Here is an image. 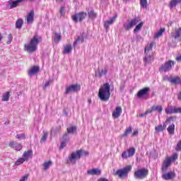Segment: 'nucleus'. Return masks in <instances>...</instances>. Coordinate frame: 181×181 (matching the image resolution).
<instances>
[{"mask_svg":"<svg viewBox=\"0 0 181 181\" xmlns=\"http://www.w3.org/2000/svg\"><path fill=\"white\" fill-rule=\"evenodd\" d=\"M124 85H120L121 91H122V90H124Z\"/></svg>","mask_w":181,"mask_h":181,"instance_id":"nucleus-62","label":"nucleus"},{"mask_svg":"<svg viewBox=\"0 0 181 181\" xmlns=\"http://www.w3.org/2000/svg\"><path fill=\"white\" fill-rule=\"evenodd\" d=\"M26 1L28 0H16V1L9 0L8 8H9V9H13V8H16L19 6V5L22 4V2H25Z\"/></svg>","mask_w":181,"mask_h":181,"instance_id":"nucleus-10","label":"nucleus"},{"mask_svg":"<svg viewBox=\"0 0 181 181\" xmlns=\"http://www.w3.org/2000/svg\"><path fill=\"white\" fill-rule=\"evenodd\" d=\"M146 113L145 112V113H144V114H140L139 115V117H140L141 118H142V117H146Z\"/></svg>","mask_w":181,"mask_h":181,"instance_id":"nucleus-58","label":"nucleus"},{"mask_svg":"<svg viewBox=\"0 0 181 181\" xmlns=\"http://www.w3.org/2000/svg\"><path fill=\"white\" fill-rule=\"evenodd\" d=\"M110 88L111 86L108 83L103 84V86L100 87L98 95L102 101H108V100H110L111 95L110 93Z\"/></svg>","mask_w":181,"mask_h":181,"instance_id":"nucleus-3","label":"nucleus"},{"mask_svg":"<svg viewBox=\"0 0 181 181\" xmlns=\"http://www.w3.org/2000/svg\"><path fill=\"white\" fill-rule=\"evenodd\" d=\"M153 47V44L151 43L147 45V46L145 47L144 52L146 54H148V52H149V50H151Z\"/></svg>","mask_w":181,"mask_h":181,"instance_id":"nucleus-42","label":"nucleus"},{"mask_svg":"<svg viewBox=\"0 0 181 181\" xmlns=\"http://www.w3.org/2000/svg\"><path fill=\"white\" fill-rule=\"evenodd\" d=\"M163 32H165V28H160L159 31H158V33L154 35V39H156L162 36V35L163 34Z\"/></svg>","mask_w":181,"mask_h":181,"instance_id":"nucleus-35","label":"nucleus"},{"mask_svg":"<svg viewBox=\"0 0 181 181\" xmlns=\"http://www.w3.org/2000/svg\"><path fill=\"white\" fill-rule=\"evenodd\" d=\"M152 112H153V106L151 107V109H148V110L146 111V115H148V114H152Z\"/></svg>","mask_w":181,"mask_h":181,"instance_id":"nucleus-54","label":"nucleus"},{"mask_svg":"<svg viewBox=\"0 0 181 181\" xmlns=\"http://www.w3.org/2000/svg\"><path fill=\"white\" fill-rule=\"evenodd\" d=\"M140 4L141 8L146 9L148 7V1L147 0H140Z\"/></svg>","mask_w":181,"mask_h":181,"instance_id":"nucleus-38","label":"nucleus"},{"mask_svg":"<svg viewBox=\"0 0 181 181\" xmlns=\"http://www.w3.org/2000/svg\"><path fill=\"white\" fill-rule=\"evenodd\" d=\"M171 163H172L170 162V160H168V159L164 160L161 168V170L163 173H166V172H168V168L170 166Z\"/></svg>","mask_w":181,"mask_h":181,"instance_id":"nucleus-15","label":"nucleus"},{"mask_svg":"<svg viewBox=\"0 0 181 181\" xmlns=\"http://www.w3.org/2000/svg\"><path fill=\"white\" fill-rule=\"evenodd\" d=\"M88 151H86L83 149L78 150L76 152H73L71 155L69 156V158L67 160V163L71 165H76V163L78 159L81 158V156H88Z\"/></svg>","mask_w":181,"mask_h":181,"instance_id":"nucleus-2","label":"nucleus"},{"mask_svg":"<svg viewBox=\"0 0 181 181\" xmlns=\"http://www.w3.org/2000/svg\"><path fill=\"white\" fill-rule=\"evenodd\" d=\"M78 42H81V43H83L84 42V37L83 36L78 37L74 42V47H76Z\"/></svg>","mask_w":181,"mask_h":181,"instance_id":"nucleus-36","label":"nucleus"},{"mask_svg":"<svg viewBox=\"0 0 181 181\" xmlns=\"http://www.w3.org/2000/svg\"><path fill=\"white\" fill-rule=\"evenodd\" d=\"M85 18H87V13L84 11L77 13L71 16L72 21H74V22L76 23H77L78 21L79 22H83Z\"/></svg>","mask_w":181,"mask_h":181,"instance_id":"nucleus-8","label":"nucleus"},{"mask_svg":"<svg viewBox=\"0 0 181 181\" xmlns=\"http://www.w3.org/2000/svg\"><path fill=\"white\" fill-rule=\"evenodd\" d=\"M66 131L68 134H76V132H77V127H76V126H73V127H68L66 129Z\"/></svg>","mask_w":181,"mask_h":181,"instance_id":"nucleus-29","label":"nucleus"},{"mask_svg":"<svg viewBox=\"0 0 181 181\" xmlns=\"http://www.w3.org/2000/svg\"><path fill=\"white\" fill-rule=\"evenodd\" d=\"M72 49L73 48L71 47V45H66L64 47V54H69V53H71Z\"/></svg>","mask_w":181,"mask_h":181,"instance_id":"nucleus-31","label":"nucleus"},{"mask_svg":"<svg viewBox=\"0 0 181 181\" xmlns=\"http://www.w3.org/2000/svg\"><path fill=\"white\" fill-rule=\"evenodd\" d=\"M172 66H175V62L169 60L161 65V66L159 68V71L160 73H166V71H170V70H172Z\"/></svg>","mask_w":181,"mask_h":181,"instance_id":"nucleus-6","label":"nucleus"},{"mask_svg":"<svg viewBox=\"0 0 181 181\" xmlns=\"http://www.w3.org/2000/svg\"><path fill=\"white\" fill-rule=\"evenodd\" d=\"M178 100L181 101V92L178 95Z\"/></svg>","mask_w":181,"mask_h":181,"instance_id":"nucleus-63","label":"nucleus"},{"mask_svg":"<svg viewBox=\"0 0 181 181\" xmlns=\"http://www.w3.org/2000/svg\"><path fill=\"white\" fill-rule=\"evenodd\" d=\"M88 175H90L92 176L101 175V170L98 168H93L92 170H89L87 171Z\"/></svg>","mask_w":181,"mask_h":181,"instance_id":"nucleus-22","label":"nucleus"},{"mask_svg":"<svg viewBox=\"0 0 181 181\" xmlns=\"http://www.w3.org/2000/svg\"><path fill=\"white\" fill-rule=\"evenodd\" d=\"M10 93L11 92H6L3 95L2 101H8L9 100V97H11Z\"/></svg>","mask_w":181,"mask_h":181,"instance_id":"nucleus-39","label":"nucleus"},{"mask_svg":"<svg viewBox=\"0 0 181 181\" xmlns=\"http://www.w3.org/2000/svg\"><path fill=\"white\" fill-rule=\"evenodd\" d=\"M175 177V173L172 172L169 173H164L162 175V179L164 180H172V179H174Z\"/></svg>","mask_w":181,"mask_h":181,"instance_id":"nucleus-14","label":"nucleus"},{"mask_svg":"<svg viewBox=\"0 0 181 181\" xmlns=\"http://www.w3.org/2000/svg\"><path fill=\"white\" fill-rule=\"evenodd\" d=\"M128 155L129 156V158L134 156V155H135V148H130L129 149L127 150Z\"/></svg>","mask_w":181,"mask_h":181,"instance_id":"nucleus-37","label":"nucleus"},{"mask_svg":"<svg viewBox=\"0 0 181 181\" xmlns=\"http://www.w3.org/2000/svg\"><path fill=\"white\" fill-rule=\"evenodd\" d=\"M25 162V159L23 158H18L14 164V166H19V165H22Z\"/></svg>","mask_w":181,"mask_h":181,"instance_id":"nucleus-41","label":"nucleus"},{"mask_svg":"<svg viewBox=\"0 0 181 181\" xmlns=\"http://www.w3.org/2000/svg\"><path fill=\"white\" fill-rule=\"evenodd\" d=\"M42 36L35 34L28 44H25L24 47L28 53H34L37 50V45L42 42Z\"/></svg>","mask_w":181,"mask_h":181,"instance_id":"nucleus-1","label":"nucleus"},{"mask_svg":"<svg viewBox=\"0 0 181 181\" xmlns=\"http://www.w3.org/2000/svg\"><path fill=\"white\" fill-rule=\"evenodd\" d=\"M64 1L66 0H56V2H57L58 4H62V2H64Z\"/></svg>","mask_w":181,"mask_h":181,"instance_id":"nucleus-59","label":"nucleus"},{"mask_svg":"<svg viewBox=\"0 0 181 181\" xmlns=\"http://www.w3.org/2000/svg\"><path fill=\"white\" fill-rule=\"evenodd\" d=\"M149 173V170L146 168H141L134 172V176L136 179H145L148 174Z\"/></svg>","mask_w":181,"mask_h":181,"instance_id":"nucleus-5","label":"nucleus"},{"mask_svg":"<svg viewBox=\"0 0 181 181\" xmlns=\"http://www.w3.org/2000/svg\"><path fill=\"white\" fill-rule=\"evenodd\" d=\"M171 119H172V117H170L166 119L165 122L163 123V125L159 124L158 126L156 127L155 131H156V134H158V132H163V131H165V129H166L167 122H170Z\"/></svg>","mask_w":181,"mask_h":181,"instance_id":"nucleus-11","label":"nucleus"},{"mask_svg":"<svg viewBox=\"0 0 181 181\" xmlns=\"http://www.w3.org/2000/svg\"><path fill=\"white\" fill-rule=\"evenodd\" d=\"M52 165H53V162H52V160L45 162L42 164L44 170H47V169H49V168H50Z\"/></svg>","mask_w":181,"mask_h":181,"instance_id":"nucleus-28","label":"nucleus"},{"mask_svg":"<svg viewBox=\"0 0 181 181\" xmlns=\"http://www.w3.org/2000/svg\"><path fill=\"white\" fill-rule=\"evenodd\" d=\"M49 86H50V81H48L47 82H45V85H44V90H46V88H47V87H49Z\"/></svg>","mask_w":181,"mask_h":181,"instance_id":"nucleus-56","label":"nucleus"},{"mask_svg":"<svg viewBox=\"0 0 181 181\" xmlns=\"http://www.w3.org/2000/svg\"><path fill=\"white\" fill-rule=\"evenodd\" d=\"M144 62L146 63V64H149V63L153 62V56L146 54V56L144 58Z\"/></svg>","mask_w":181,"mask_h":181,"instance_id":"nucleus-24","label":"nucleus"},{"mask_svg":"<svg viewBox=\"0 0 181 181\" xmlns=\"http://www.w3.org/2000/svg\"><path fill=\"white\" fill-rule=\"evenodd\" d=\"M35 18V11L32 10L27 16V23L30 25L33 23V18Z\"/></svg>","mask_w":181,"mask_h":181,"instance_id":"nucleus-20","label":"nucleus"},{"mask_svg":"<svg viewBox=\"0 0 181 181\" xmlns=\"http://www.w3.org/2000/svg\"><path fill=\"white\" fill-rule=\"evenodd\" d=\"M167 129L170 135H173V134H175V124H172L168 127Z\"/></svg>","mask_w":181,"mask_h":181,"instance_id":"nucleus-33","label":"nucleus"},{"mask_svg":"<svg viewBox=\"0 0 181 181\" xmlns=\"http://www.w3.org/2000/svg\"><path fill=\"white\" fill-rule=\"evenodd\" d=\"M16 138L17 139H26V136L25 135V134H17L16 136Z\"/></svg>","mask_w":181,"mask_h":181,"instance_id":"nucleus-48","label":"nucleus"},{"mask_svg":"<svg viewBox=\"0 0 181 181\" xmlns=\"http://www.w3.org/2000/svg\"><path fill=\"white\" fill-rule=\"evenodd\" d=\"M67 135H69V134L66 132L63 136V141H66L67 142H69V137L67 136Z\"/></svg>","mask_w":181,"mask_h":181,"instance_id":"nucleus-55","label":"nucleus"},{"mask_svg":"<svg viewBox=\"0 0 181 181\" xmlns=\"http://www.w3.org/2000/svg\"><path fill=\"white\" fill-rule=\"evenodd\" d=\"M81 88V86L78 84L69 86L66 88L64 94L67 95L69 93H77L78 91H80Z\"/></svg>","mask_w":181,"mask_h":181,"instance_id":"nucleus-9","label":"nucleus"},{"mask_svg":"<svg viewBox=\"0 0 181 181\" xmlns=\"http://www.w3.org/2000/svg\"><path fill=\"white\" fill-rule=\"evenodd\" d=\"M176 60L177 62H181V54L180 57H177Z\"/></svg>","mask_w":181,"mask_h":181,"instance_id":"nucleus-61","label":"nucleus"},{"mask_svg":"<svg viewBox=\"0 0 181 181\" xmlns=\"http://www.w3.org/2000/svg\"><path fill=\"white\" fill-rule=\"evenodd\" d=\"M88 16L90 19H95L97 18V13L92 9L88 12Z\"/></svg>","mask_w":181,"mask_h":181,"instance_id":"nucleus-26","label":"nucleus"},{"mask_svg":"<svg viewBox=\"0 0 181 181\" xmlns=\"http://www.w3.org/2000/svg\"><path fill=\"white\" fill-rule=\"evenodd\" d=\"M59 13L61 14V16H64L66 15V11H64V7H61L59 10Z\"/></svg>","mask_w":181,"mask_h":181,"instance_id":"nucleus-52","label":"nucleus"},{"mask_svg":"<svg viewBox=\"0 0 181 181\" xmlns=\"http://www.w3.org/2000/svg\"><path fill=\"white\" fill-rule=\"evenodd\" d=\"M33 155V152H32L30 150L25 151L23 154V159H25V161H28L29 159H30V158H32Z\"/></svg>","mask_w":181,"mask_h":181,"instance_id":"nucleus-21","label":"nucleus"},{"mask_svg":"<svg viewBox=\"0 0 181 181\" xmlns=\"http://www.w3.org/2000/svg\"><path fill=\"white\" fill-rule=\"evenodd\" d=\"M8 146L13 148L16 151H21L22 149V145L18 144L16 141H10Z\"/></svg>","mask_w":181,"mask_h":181,"instance_id":"nucleus-16","label":"nucleus"},{"mask_svg":"<svg viewBox=\"0 0 181 181\" xmlns=\"http://www.w3.org/2000/svg\"><path fill=\"white\" fill-rule=\"evenodd\" d=\"M67 140H62L61 145H60V148L63 149V148H66V145H67Z\"/></svg>","mask_w":181,"mask_h":181,"instance_id":"nucleus-50","label":"nucleus"},{"mask_svg":"<svg viewBox=\"0 0 181 181\" xmlns=\"http://www.w3.org/2000/svg\"><path fill=\"white\" fill-rule=\"evenodd\" d=\"M107 69H98V71L95 72V76L99 77V78H101L103 76H105L107 74Z\"/></svg>","mask_w":181,"mask_h":181,"instance_id":"nucleus-23","label":"nucleus"},{"mask_svg":"<svg viewBox=\"0 0 181 181\" xmlns=\"http://www.w3.org/2000/svg\"><path fill=\"white\" fill-rule=\"evenodd\" d=\"M175 151L177 152H180V151H181V140H180L178 141V143L177 144V146L175 147Z\"/></svg>","mask_w":181,"mask_h":181,"instance_id":"nucleus-49","label":"nucleus"},{"mask_svg":"<svg viewBox=\"0 0 181 181\" xmlns=\"http://www.w3.org/2000/svg\"><path fill=\"white\" fill-rule=\"evenodd\" d=\"M170 162L172 163V162H175L176 159H177V153L173 154L171 157L167 158Z\"/></svg>","mask_w":181,"mask_h":181,"instance_id":"nucleus-43","label":"nucleus"},{"mask_svg":"<svg viewBox=\"0 0 181 181\" xmlns=\"http://www.w3.org/2000/svg\"><path fill=\"white\" fill-rule=\"evenodd\" d=\"M153 111H158V112H162L163 107L162 106H152Z\"/></svg>","mask_w":181,"mask_h":181,"instance_id":"nucleus-46","label":"nucleus"},{"mask_svg":"<svg viewBox=\"0 0 181 181\" xmlns=\"http://www.w3.org/2000/svg\"><path fill=\"white\" fill-rule=\"evenodd\" d=\"M13 39V37L12 36V34H8V41L7 45H11L12 43V40Z\"/></svg>","mask_w":181,"mask_h":181,"instance_id":"nucleus-51","label":"nucleus"},{"mask_svg":"<svg viewBox=\"0 0 181 181\" xmlns=\"http://www.w3.org/2000/svg\"><path fill=\"white\" fill-rule=\"evenodd\" d=\"M131 132H132V127H129V128L126 129L124 133L122 134V136H128Z\"/></svg>","mask_w":181,"mask_h":181,"instance_id":"nucleus-40","label":"nucleus"},{"mask_svg":"<svg viewBox=\"0 0 181 181\" xmlns=\"http://www.w3.org/2000/svg\"><path fill=\"white\" fill-rule=\"evenodd\" d=\"M48 135H49V134L47 132H44L43 135L41 137V142H46Z\"/></svg>","mask_w":181,"mask_h":181,"instance_id":"nucleus-44","label":"nucleus"},{"mask_svg":"<svg viewBox=\"0 0 181 181\" xmlns=\"http://www.w3.org/2000/svg\"><path fill=\"white\" fill-rule=\"evenodd\" d=\"M88 104H91L92 100H91V99H90V98H88Z\"/></svg>","mask_w":181,"mask_h":181,"instance_id":"nucleus-64","label":"nucleus"},{"mask_svg":"<svg viewBox=\"0 0 181 181\" xmlns=\"http://www.w3.org/2000/svg\"><path fill=\"white\" fill-rule=\"evenodd\" d=\"M52 39H53L54 42H55L56 43H59V42H60V40H62V35H60L57 33H54V35L52 37Z\"/></svg>","mask_w":181,"mask_h":181,"instance_id":"nucleus-25","label":"nucleus"},{"mask_svg":"<svg viewBox=\"0 0 181 181\" xmlns=\"http://www.w3.org/2000/svg\"><path fill=\"white\" fill-rule=\"evenodd\" d=\"M149 91H151V88L149 87L144 88L137 93V98H142V97H145V95H149Z\"/></svg>","mask_w":181,"mask_h":181,"instance_id":"nucleus-12","label":"nucleus"},{"mask_svg":"<svg viewBox=\"0 0 181 181\" xmlns=\"http://www.w3.org/2000/svg\"><path fill=\"white\" fill-rule=\"evenodd\" d=\"M139 22H141V18L135 17L134 18L132 19L129 23H124L123 24V28H125V30H131L135 25H136Z\"/></svg>","mask_w":181,"mask_h":181,"instance_id":"nucleus-7","label":"nucleus"},{"mask_svg":"<svg viewBox=\"0 0 181 181\" xmlns=\"http://www.w3.org/2000/svg\"><path fill=\"white\" fill-rule=\"evenodd\" d=\"M129 154H128V151L127 150L124 151L122 153V159H128V158H129Z\"/></svg>","mask_w":181,"mask_h":181,"instance_id":"nucleus-47","label":"nucleus"},{"mask_svg":"<svg viewBox=\"0 0 181 181\" xmlns=\"http://www.w3.org/2000/svg\"><path fill=\"white\" fill-rule=\"evenodd\" d=\"M23 25V20L22 18H19L16 22V29H22V26Z\"/></svg>","mask_w":181,"mask_h":181,"instance_id":"nucleus-27","label":"nucleus"},{"mask_svg":"<svg viewBox=\"0 0 181 181\" xmlns=\"http://www.w3.org/2000/svg\"><path fill=\"white\" fill-rule=\"evenodd\" d=\"M173 114H181V107H173Z\"/></svg>","mask_w":181,"mask_h":181,"instance_id":"nucleus-45","label":"nucleus"},{"mask_svg":"<svg viewBox=\"0 0 181 181\" xmlns=\"http://www.w3.org/2000/svg\"><path fill=\"white\" fill-rule=\"evenodd\" d=\"M166 114H173V107H171L170 108L165 109Z\"/></svg>","mask_w":181,"mask_h":181,"instance_id":"nucleus-53","label":"nucleus"},{"mask_svg":"<svg viewBox=\"0 0 181 181\" xmlns=\"http://www.w3.org/2000/svg\"><path fill=\"white\" fill-rule=\"evenodd\" d=\"M136 135H138V131H136L132 134V136H136Z\"/></svg>","mask_w":181,"mask_h":181,"instance_id":"nucleus-60","label":"nucleus"},{"mask_svg":"<svg viewBox=\"0 0 181 181\" xmlns=\"http://www.w3.org/2000/svg\"><path fill=\"white\" fill-rule=\"evenodd\" d=\"M168 81L171 82L173 84H179L180 83V78H173L171 79H168Z\"/></svg>","mask_w":181,"mask_h":181,"instance_id":"nucleus-34","label":"nucleus"},{"mask_svg":"<svg viewBox=\"0 0 181 181\" xmlns=\"http://www.w3.org/2000/svg\"><path fill=\"white\" fill-rule=\"evenodd\" d=\"M117 15H115L112 17L109 21H107L104 23V28L106 30V32H108V29H110V25H112L114 22H115V19H117Z\"/></svg>","mask_w":181,"mask_h":181,"instance_id":"nucleus-13","label":"nucleus"},{"mask_svg":"<svg viewBox=\"0 0 181 181\" xmlns=\"http://www.w3.org/2000/svg\"><path fill=\"white\" fill-rule=\"evenodd\" d=\"M28 180V175L23 176L19 181H26Z\"/></svg>","mask_w":181,"mask_h":181,"instance_id":"nucleus-57","label":"nucleus"},{"mask_svg":"<svg viewBox=\"0 0 181 181\" xmlns=\"http://www.w3.org/2000/svg\"><path fill=\"white\" fill-rule=\"evenodd\" d=\"M172 37H174L175 40H177L181 37V27L175 29V33H172Z\"/></svg>","mask_w":181,"mask_h":181,"instance_id":"nucleus-19","label":"nucleus"},{"mask_svg":"<svg viewBox=\"0 0 181 181\" xmlns=\"http://www.w3.org/2000/svg\"><path fill=\"white\" fill-rule=\"evenodd\" d=\"M132 170L131 165H127L122 169H119L115 173V176H118L119 179H125L128 177V174Z\"/></svg>","mask_w":181,"mask_h":181,"instance_id":"nucleus-4","label":"nucleus"},{"mask_svg":"<svg viewBox=\"0 0 181 181\" xmlns=\"http://www.w3.org/2000/svg\"><path fill=\"white\" fill-rule=\"evenodd\" d=\"M39 66H34L28 71V74L30 77H32L33 76H35V74H37V73H39Z\"/></svg>","mask_w":181,"mask_h":181,"instance_id":"nucleus-17","label":"nucleus"},{"mask_svg":"<svg viewBox=\"0 0 181 181\" xmlns=\"http://www.w3.org/2000/svg\"><path fill=\"white\" fill-rule=\"evenodd\" d=\"M122 113V108L121 107H117L112 113V117L113 118H119V117H121Z\"/></svg>","mask_w":181,"mask_h":181,"instance_id":"nucleus-18","label":"nucleus"},{"mask_svg":"<svg viewBox=\"0 0 181 181\" xmlns=\"http://www.w3.org/2000/svg\"><path fill=\"white\" fill-rule=\"evenodd\" d=\"M177 4H181V0H171L170 1V8H175Z\"/></svg>","mask_w":181,"mask_h":181,"instance_id":"nucleus-30","label":"nucleus"},{"mask_svg":"<svg viewBox=\"0 0 181 181\" xmlns=\"http://www.w3.org/2000/svg\"><path fill=\"white\" fill-rule=\"evenodd\" d=\"M142 26H144V22H140L134 28V33H136L142 29Z\"/></svg>","mask_w":181,"mask_h":181,"instance_id":"nucleus-32","label":"nucleus"}]
</instances>
